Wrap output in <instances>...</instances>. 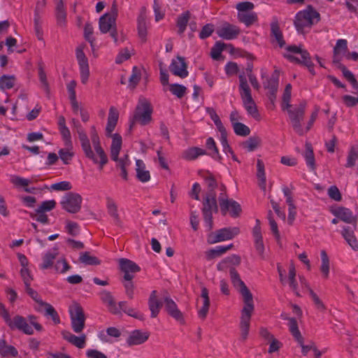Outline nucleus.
Returning <instances> with one entry per match:
<instances>
[{"mask_svg":"<svg viewBox=\"0 0 358 358\" xmlns=\"http://www.w3.org/2000/svg\"><path fill=\"white\" fill-rule=\"evenodd\" d=\"M152 112L153 108L150 102L145 97L141 96L138 99L134 113L129 119V131L131 132L136 123L140 124L141 126L150 124L152 120Z\"/></svg>","mask_w":358,"mask_h":358,"instance_id":"f257e3e1","label":"nucleus"},{"mask_svg":"<svg viewBox=\"0 0 358 358\" xmlns=\"http://www.w3.org/2000/svg\"><path fill=\"white\" fill-rule=\"evenodd\" d=\"M321 20L320 14L311 5L306 6V9L299 11L294 21L296 29L299 34H304L305 28L310 29Z\"/></svg>","mask_w":358,"mask_h":358,"instance_id":"f03ea898","label":"nucleus"},{"mask_svg":"<svg viewBox=\"0 0 358 358\" xmlns=\"http://www.w3.org/2000/svg\"><path fill=\"white\" fill-rule=\"evenodd\" d=\"M306 107V103L302 101L297 106L286 110L294 131L299 136L305 134V131L302 127V122L305 116Z\"/></svg>","mask_w":358,"mask_h":358,"instance_id":"7ed1b4c3","label":"nucleus"},{"mask_svg":"<svg viewBox=\"0 0 358 358\" xmlns=\"http://www.w3.org/2000/svg\"><path fill=\"white\" fill-rule=\"evenodd\" d=\"M202 204L201 211L204 222L208 227V229L211 230L213 227V213H217L218 212L216 196L212 194L205 195Z\"/></svg>","mask_w":358,"mask_h":358,"instance_id":"20e7f679","label":"nucleus"},{"mask_svg":"<svg viewBox=\"0 0 358 358\" xmlns=\"http://www.w3.org/2000/svg\"><path fill=\"white\" fill-rule=\"evenodd\" d=\"M73 127L76 129L78 135L79 140L81 143L82 149L84 152L85 156L92 160L93 162H96V159L94 157V152L92 149V146L88 138L87 134L82 127L80 122L73 118L71 120Z\"/></svg>","mask_w":358,"mask_h":358,"instance_id":"39448f33","label":"nucleus"},{"mask_svg":"<svg viewBox=\"0 0 358 358\" xmlns=\"http://www.w3.org/2000/svg\"><path fill=\"white\" fill-rule=\"evenodd\" d=\"M229 275L231 283L233 284L234 287L238 289V291L243 296L244 304L252 303V294L244 282L241 279L240 275L235 268H230Z\"/></svg>","mask_w":358,"mask_h":358,"instance_id":"423d86ee","label":"nucleus"},{"mask_svg":"<svg viewBox=\"0 0 358 358\" xmlns=\"http://www.w3.org/2000/svg\"><path fill=\"white\" fill-rule=\"evenodd\" d=\"M90 137L93 147L94 148V157L96 162H93L95 164H99V169H102L103 167L108 163V157L104 150L101 145L99 136L96 131L95 126L91 127Z\"/></svg>","mask_w":358,"mask_h":358,"instance_id":"0eeeda50","label":"nucleus"},{"mask_svg":"<svg viewBox=\"0 0 358 358\" xmlns=\"http://www.w3.org/2000/svg\"><path fill=\"white\" fill-rule=\"evenodd\" d=\"M83 198L79 194L69 192L63 196L60 204L64 210L75 214L80 210Z\"/></svg>","mask_w":358,"mask_h":358,"instance_id":"6e6552de","label":"nucleus"},{"mask_svg":"<svg viewBox=\"0 0 358 358\" xmlns=\"http://www.w3.org/2000/svg\"><path fill=\"white\" fill-rule=\"evenodd\" d=\"M255 309L254 303L244 304L241 310L240 322L241 340L244 342L247 340L249 334L250 324L252 313Z\"/></svg>","mask_w":358,"mask_h":358,"instance_id":"1a4fd4ad","label":"nucleus"},{"mask_svg":"<svg viewBox=\"0 0 358 358\" xmlns=\"http://www.w3.org/2000/svg\"><path fill=\"white\" fill-rule=\"evenodd\" d=\"M240 233V229L235 227H224L211 233L208 236L209 244H215L221 241L231 240Z\"/></svg>","mask_w":358,"mask_h":358,"instance_id":"9d476101","label":"nucleus"},{"mask_svg":"<svg viewBox=\"0 0 358 358\" xmlns=\"http://www.w3.org/2000/svg\"><path fill=\"white\" fill-rule=\"evenodd\" d=\"M71 328L76 333H80L85 327V315L83 308L76 304L69 310Z\"/></svg>","mask_w":358,"mask_h":358,"instance_id":"9b49d317","label":"nucleus"},{"mask_svg":"<svg viewBox=\"0 0 358 358\" xmlns=\"http://www.w3.org/2000/svg\"><path fill=\"white\" fill-rule=\"evenodd\" d=\"M85 46V44L80 45L76 50V56L79 65L80 79L83 84L87 83L90 76L88 59L83 51Z\"/></svg>","mask_w":358,"mask_h":358,"instance_id":"f8f14e48","label":"nucleus"},{"mask_svg":"<svg viewBox=\"0 0 358 358\" xmlns=\"http://www.w3.org/2000/svg\"><path fill=\"white\" fill-rule=\"evenodd\" d=\"M163 301L164 303V308L167 314L180 324H184L185 321L183 313L179 310L177 304L169 294L164 296Z\"/></svg>","mask_w":358,"mask_h":358,"instance_id":"ddd939ff","label":"nucleus"},{"mask_svg":"<svg viewBox=\"0 0 358 358\" xmlns=\"http://www.w3.org/2000/svg\"><path fill=\"white\" fill-rule=\"evenodd\" d=\"M271 27V43L273 45H276L279 48H282L285 46V41L283 37V34L280 28L278 20L276 17H273L272 21L270 24Z\"/></svg>","mask_w":358,"mask_h":358,"instance_id":"4468645a","label":"nucleus"},{"mask_svg":"<svg viewBox=\"0 0 358 358\" xmlns=\"http://www.w3.org/2000/svg\"><path fill=\"white\" fill-rule=\"evenodd\" d=\"M331 213L340 220L352 224L356 229L357 224V217L354 215L352 210L343 206H339L335 209H331Z\"/></svg>","mask_w":358,"mask_h":358,"instance_id":"2eb2a0df","label":"nucleus"},{"mask_svg":"<svg viewBox=\"0 0 358 358\" xmlns=\"http://www.w3.org/2000/svg\"><path fill=\"white\" fill-rule=\"evenodd\" d=\"M119 265L120 270L124 273V280H133L134 273L141 271L140 267L135 262L128 259H120Z\"/></svg>","mask_w":358,"mask_h":358,"instance_id":"dca6fc26","label":"nucleus"},{"mask_svg":"<svg viewBox=\"0 0 358 358\" xmlns=\"http://www.w3.org/2000/svg\"><path fill=\"white\" fill-rule=\"evenodd\" d=\"M240 85V94L243 101L244 107L246 106L255 105V103L252 97L251 90L248 84L247 79L244 74H241L238 76Z\"/></svg>","mask_w":358,"mask_h":358,"instance_id":"f3484780","label":"nucleus"},{"mask_svg":"<svg viewBox=\"0 0 358 358\" xmlns=\"http://www.w3.org/2000/svg\"><path fill=\"white\" fill-rule=\"evenodd\" d=\"M7 324L12 330L17 329L27 335L34 334L31 327L27 323L26 319L21 315L15 316L13 320L10 319Z\"/></svg>","mask_w":358,"mask_h":358,"instance_id":"a211bd4d","label":"nucleus"},{"mask_svg":"<svg viewBox=\"0 0 358 358\" xmlns=\"http://www.w3.org/2000/svg\"><path fill=\"white\" fill-rule=\"evenodd\" d=\"M169 68L174 76L181 78H185L188 76L187 64L185 58L181 56H178L176 59H173Z\"/></svg>","mask_w":358,"mask_h":358,"instance_id":"6ab92c4d","label":"nucleus"},{"mask_svg":"<svg viewBox=\"0 0 358 358\" xmlns=\"http://www.w3.org/2000/svg\"><path fill=\"white\" fill-rule=\"evenodd\" d=\"M240 29L229 22H224L222 26L217 30V35L226 40H232L236 38L240 34Z\"/></svg>","mask_w":358,"mask_h":358,"instance_id":"aec40b11","label":"nucleus"},{"mask_svg":"<svg viewBox=\"0 0 358 358\" xmlns=\"http://www.w3.org/2000/svg\"><path fill=\"white\" fill-rule=\"evenodd\" d=\"M55 3V16L57 25L64 28L66 26L67 12L64 6V0H54Z\"/></svg>","mask_w":358,"mask_h":358,"instance_id":"412c9836","label":"nucleus"},{"mask_svg":"<svg viewBox=\"0 0 358 358\" xmlns=\"http://www.w3.org/2000/svg\"><path fill=\"white\" fill-rule=\"evenodd\" d=\"M146 11V8L143 6L140 10V13L137 18L138 34L143 42L146 41L147 37Z\"/></svg>","mask_w":358,"mask_h":358,"instance_id":"4be33fe9","label":"nucleus"},{"mask_svg":"<svg viewBox=\"0 0 358 358\" xmlns=\"http://www.w3.org/2000/svg\"><path fill=\"white\" fill-rule=\"evenodd\" d=\"M148 308L150 311V317L155 318L159 313L160 309L163 306L162 302L157 298V292L153 290L148 299Z\"/></svg>","mask_w":358,"mask_h":358,"instance_id":"5701e85b","label":"nucleus"},{"mask_svg":"<svg viewBox=\"0 0 358 358\" xmlns=\"http://www.w3.org/2000/svg\"><path fill=\"white\" fill-rule=\"evenodd\" d=\"M62 336L64 340L80 349L83 348L85 345L87 336L84 334L77 336L69 331L64 330L62 331Z\"/></svg>","mask_w":358,"mask_h":358,"instance_id":"b1692460","label":"nucleus"},{"mask_svg":"<svg viewBox=\"0 0 358 358\" xmlns=\"http://www.w3.org/2000/svg\"><path fill=\"white\" fill-rule=\"evenodd\" d=\"M148 332H142L141 330L133 331L127 339L129 346L141 345L145 343L149 338Z\"/></svg>","mask_w":358,"mask_h":358,"instance_id":"393cba45","label":"nucleus"},{"mask_svg":"<svg viewBox=\"0 0 358 358\" xmlns=\"http://www.w3.org/2000/svg\"><path fill=\"white\" fill-rule=\"evenodd\" d=\"M119 118V113L117 110L111 106L109 109V113L106 127V134L107 136H111L112 132L114 131Z\"/></svg>","mask_w":358,"mask_h":358,"instance_id":"a878e982","label":"nucleus"},{"mask_svg":"<svg viewBox=\"0 0 358 358\" xmlns=\"http://www.w3.org/2000/svg\"><path fill=\"white\" fill-rule=\"evenodd\" d=\"M348 42L345 39H338L336 41V45L333 50V63H339L342 59L341 55H345L347 53Z\"/></svg>","mask_w":358,"mask_h":358,"instance_id":"bb28decb","label":"nucleus"},{"mask_svg":"<svg viewBox=\"0 0 358 358\" xmlns=\"http://www.w3.org/2000/svg\"><path fill=\"white\" fill-rule=\"evenodd\" d=\"M227 208L225 209L220 208L221 213L223 215H225L228 211L231 217L236 218L240 217L242 213V208L241 205L233 199L227 200Z\"/></svg>","mask_w":358,"mask_h":358,"instance_id":"cd10ccee","label":"nucleus"},{"mask_svg":"<svg viewBox=\"0 0 358 358\" xmlns=\"http://www.w3.org/2000/svg\"><path fill=\"white\" fill-rule=\"evenodd\" d=\"M136 178L141 182H146L150 180L149 171L145 170V164L141 159L136 160Z\"/></svg>","mask_w":358,"mask_h":358,"instance_id":"c85d7f7f","label":"nucleus"},{"mask_svg":"<svg viewBox=\"0 0 358 358\" xmlns=\"http://www.w3.org/2000/svg\"><path fill=\"white\" fill-rule=\"evenodd\" d=\"M110 137H112L110 157L112 160L117 161L122 148V137L119 134H114Z\"/></svg>","mask_w":358,"mask_h":358,"instance_id":"c756f323","label":"nucleus"},{"mask_svg":"<svg viewBox=\"0 0 358 358\" xmlns=\"http://www.w3.org/2000/svg\"><path fill=\"white\" fill-rule=\"evenodd\" d=\"M355 229H351L350 227H344L341 231V234L352 249L355 251H357L358 242L356 236H355Z\"/></svg>","mask_w":358,"mask_h":358,"instance_id":"7c9ffc66","label":"nucleus"},{"mask_svg":"<svg viewBox=\"0 0 358 358\" xmlns=\"http://www.w3.org/2000/svg\"><path fill=\"white\" fill-rule=\"evenodd\" d=\"M101 299L102 301L107 305L109 311L114 314H119V310L115 301L110 292L103 291L101 293Z\"/></svg>","mask_w":358,"mask_h":358,"instance_id":"2f4dec72","label":"nucleus"},{"mask_svg":"<svg viewBox=\"0 0 358 358\" xmlns=\"http://www.w3.org/2000/svg\"><path fill=\"white\" fill-rule=\"evenodd\" d=\"M54 251L47 252L43 257V262L39 265V268L41 270L49 269L54 267V261L58 255L57 248H54Z\"/></svg>","mask_w":358,"mask_h":358,"instance_id":"473e14b6","label":"nucleus"},{"mask_svg":"<svg viewBox=\"0 0 358 358\" xmlns=\"http://www.w3.org/2000/svg\"><path fill=\"white\" fill-rule=\"evenodd\" d=\"M99 29L101 33L106 34L113 27L115 26V20L113 17L105 13L99 18Z\"/></svg>","mask_w":358,"mask_h":358,"instance_id":"72a5a7b5","label":"nucleus"},{"mask_svg":"<svg viewBox=\"0 0 358 358\" xmlns=\"http://www.w3.org/2000/svg\"><path fill=\"white\" fill-rule=\"evenodd\" d=\"M201 296L203 299V306L199 310L198 315L202 319L205 320L208 313L210 307V299L208 296V290L206 287H203L201 289Z\"/></svg>","mask_w":358,"mask_h":358,"instance_id":"f704fd0d","label":"nucleus"},{"mask_svg":"<svg viewBox=\"0 0 358 358\" xmlns=\"http://www.w3.org/2000/svg\"><path fill=\"white\" fill-rule=\"evenodd\" d=\"M234 247L232 243L228 245H219L215 248L210 249L206 252V257L207 260L213 259L227 252Z\"/></svg>","mask_w":358,"mask_h":358,"instance_id":"c9c22d12","label":"nucleus"},{"mask_svg":"<svg viewBox=\"0 0 358 358\" xmlns=\"http://www.w3.org/2000/svg\"><path fill=\"white\" fill-rule=\"evenodd\" d=\"M106 206L108 213L113 218L115 223L118 226H121L122 222L117 213V206L115 201L108 197L106 199Z\"/></svg>","mask_w":358,"mask_h":358,"instance_id":"e433bc0d","label":"nucleus"},{"mask_svg":"<svg viewBox=\"0 0 358 358\" xmlns=\"http://www.w3.org/2000/svg\"><path fill=\"white\" fill-rule=\"evenodd\" d=\"M206 154V151L202 148L191 147L182 152V158L188 161H192L196 159L199 156Z\"/></svg>","mask_w":358,"mask_h":358,"instance_id":"4c0bfd02","label":"nucleus"},{"mask_svg":"<svg viewBox=\"0 0 358 358\" xmlns=\"http://www.w3.org/2000/svg\"><path fill=\"white\" fill-rule=\"evenodd\" d=\"M78 261L85 266H96L101 264V260L95 256H92L90 252H81Z\"/></svg>","mask_w":358,"mask_h":358,"instance_id":"58836bf2","label":"nucleus"},{"mask_svg":"<svg viewBox=\"0 0 358 358\" xmlns=\"http://www.w3.org/2000/svg\"><path fill=\"white\" fill-rule=\"evenodd\" d=\"M39 80L48 95L50 94V86L45 72V65L42 59L38 60L37 63Z\"/></svg>","mask_w":358,"mask_h":358,"instance_id":"ea45409f","label":"nucleus"},{"mask_svg":"<svg viewBox=\"0 0 358 358\" xmlns=\"http://www.w3.org/2000/svg\"><path fill=\"white\" fill-rule=\"evenodd\" d=\"M203 179L207 187V192L206 195H210L212 194L213 195L216 196L215 189L218 187L219 185L213 175L210 173H208L207 175L203 176Z\"/></svg>","mask_w":358,"mask_h":358,"instance_id":"a19ab883","label":"nucleus"},{"mask_svg":"<svg viewBox=\"0 0 358 358\" xmlns=\"http://www.w3.org/2000/svg\"><path fill=\"white\" fill-rule=\"evenodd\" d=\"M206 148L210 152L208 153L213 159L218 161L219 162H222V157L219 153L218 148L216 145L215 141L212 137H209L206 140Z\"/></svg>","mask_w":358,"mask_h":358,"instance_id":"79ce46f5","label":"nucleus"},{"mask_svg":"<svg viewBox=\"0 0 358 358\" xmlns=\"http://www.w3.org/2000/svg\"><path fill=\"white\" fill-rule=\"evenodd\" d=\"M257 178L259 180V185L261 189H266V175L264 169V164L262 159H258L257 161Z\"/></svg>","mask_w":358,"mask_h":358,"instance_id":"37998d69","label":"nucleus"},{"mask_svg":"<svg viewBox=\"0 0 358 358\" xmlns=\"http://www.w3.org/2000/svg\"><path fill=\"white\" fill-rule=\"evenodd\" d=\"M262 140L257 136H250L248 140L241 143V146L248 152H252L261 144Z\"/></svg>","mask_w":358,"mask_h":358,"instance_id":"c03bdc74","label":"nucleus"},{"mask_svg":"<svg viewBox=\"0 0 358 358\" xmlns=\"http://www.w3.org/2000/svg\"><path fill=\"white\" fill-rule=\"evenodd\" d=\"M307 165L311 170L315 169V161L313 152V149L310 143H306V150L303 154Z\"/></svg>","mask_w":358,"mask_h":358,"instance_id":"a18cd8bd","label":"nucleus"},{"mask_svg":"<svg viewBox=\"0 0 358 358\" xmlns=\"http://www.w3.org/2000/svg\"><path fill=\"white\" fill-rule=\"evenodd\" d=\"M238 20L244 23L246 27H250L257 21V15L255 13H238Z\"/></svg>","mask_w":358,"mask_h":358,"instance_id":"49530a36","label":"nucleus"},{"mask_svg":"<svg viewBox=\"0 0 358 358\" xmlns=\"http://www.w3.org/2000/svg\"><path fill=\"white\" fill-rule=\"evenodd\" d=\"M279 80V71L275 70L267 82L264 83V87L268 91H278Z\"/></svg>","mask_w":358,"mask_h":358,"instance_id":"de8ad7c7","label":"nucleus"},{"mask_svg":"<svg viewBox=\"0 0 358 358\" xmlns=\"http://www.w3.org/2000/svg\"><path fill=\"white\" fill-rule=\"evenodd\" d=\"M115 162L117 163V166L119 167L121 170V176L124 180H127L128 173L127 171V166L130 164L128 155H125L122 158L118 157V160Z\"/></svg>","mask_w":358,"mask_h":358,"instance_id":"09e8293b","label":"nucleus"},{"mask_svg":"<svg viewBox=\"0 0 358 358\" xmlns=\"http://www.w3.org/2000/svg\"><path fill=\"white\" fill-rule=\"evenodd\" d=\"M300 64L307 67L309 72L312 74V76L315 75V71L314 70V64L311 60L310 55L307 50H304L302 52V55L301 56V62Z\"/></svg>","mask_w":358,"mask_h":358,"instance_id":"8fccbe9b","label":"nucleus"},{"mask_svg":"<svg viewBox=\"0 0 358 358\" xmlns=\"http://www.w3.org/2000/svg\"><path fill=\"white\" fill-rule=\"evenodd\" d=\"M206 112L210 115L211 120L214 122L217 130L220 132V134L227 131L214 108H207Z\"/></svg>","mask_w":358,"mask_h":358,"instance_id":"3c124183","label":"nucleus"},{"mask_svg":"<svg viewBox=\"0 0 358 358\" xmlns=\"http://www.w3.org/2000/svg\"><path fill=\"white\" fill-rule=\"evenodd\" d=\"M220 142L223 148V151L226 153L229 152L231 155V158L234 161L239 162L238 158L236 157L228 143L227 131L220 134Z\"/></svg>","mask_w":358,"mask_h":358,"instance_id":"603ef678","label":"nucleus"},{"mask_svg":"<svg viewBox=\"0 0 358 358\" xmlns=\"http://www.w3.org/2000/svg\"><path fill=\"white\" fill-rule=\"evenodd\" d=\"M15 82L14 76L3 75L0 77V88L3 90H10L14 87Z\"/></svg>","mask_w":358,"mask_h":358,"instance_id":"864d4df0","label":"nucleus"},{"mask_svg":"<svg viewBox=\"0 0 358 358\" xmlns=\"http://www.w3.org/2000/svg\"><path fill=\"white\" fill-rule=\"evenodd\" d=\"M291 91H292V85L291 84H287L285 86L284 90L283 95H282V110H286L289 108H292L291 104L289 103L291 100Z\"/></svg>","mask_w":358,"mask_h":358,"instance_id":"5fc2aeb1","label":"nucleus"},{"mask_svg":"<svg viewBox=\"0 0 358 358\" xmlns=\"http://www.w3.org/2000/svg\"><path fill=\"white\" fill-rule=\"evenodd\" d=\"M42 306L45 307V316L50 317L51 319L52 320V321L54 322V323L56 324L60 323V318L59 317V315L52 305L45 302V303H43V305Z\"/></svg>","mask_w":358,"mask_h":358,"instance_id":"6e6d98bb","label":"nucleus"},{"mask_svg":"<svg viewBox=\"0 0 358 358\" xmlns=\"http://www.w3.org/2000/svg\"><path fill=\"white\" fill-rule=\"evenodd\" d=\"M321 259L322 264L320 266V271L324 278L329 277V259L325 250L321 251Z\"/></svg>","mask_w":358,"mask_h":358,"instance_id":"4d7b16f0","label":"nucleus"},{"mask_svg":"<svg viewBox=\"0 0 358 358\" xmlns=\"http://www.w3.org/2000/svg\"><path fill=\"white\" fill-rule=\"evenodd\" d=\"M189 19V12L186 11L180 15L177 19V27H178V34H182L184 33L188 21Z\"/></svg>","mask_w":358,"mask_h":358,"instance_id":"13d9d810","label":"nucleus"},{"mask_svg":"<svg viewBox=\"0 0 358 358\" xmlns=\"http://www.w3.org/2000/svg\"><path fill=\"white\" fill-rule=\"evenodd\" d=\"M289 329L295 340H300L301 341V334L298 327L297 321L295 318L291 317L289 319Z\"/></svg>","mask_w":358,"mask_h":358,"instance_id":"bf43d9fd","label":"nucleus"},{"mask_svg":"<svg viewBox=\"0 0 358 358\" xmlns=\"http://www.w3.org/2000/svg\"><path fill=\"white\" fill-rule=\"evenodd\" d=\"M218 187L220 191L218 197L220 208L225 209L227 208V203H228L227 200H229L227 187L223 183H220Z\"/></svg>","mask_w":358,"mask_h":358,"instance_id":"052dcab7","label":"nucleus"},{"mask_svg":"<svg viewBox=\"0 0 358 358\" xmlns=\"http://www.w3.org/2000/svg\"><path fill=\"white\" fill-rule=\"evenodd\" d=\"M170 92L178 99L183 97L186 93L187 88L184 85L174 83L169 85Z\"/></svg>","mask_w":358,"mask_h":358,"instance_id":"680f3d73","label":"nucleus"},{"mask_svg":"<svg viewBox=\"0 0 358 358\" xmlns=\"http://www.w3.org/2000/svg\"><path fill=\"white\" fill-rule=\"evenodd\" d=\"M306 287L308 288L309 294L310 297L312 298V300L313 301V303L317 308L320 311H325L326 310V306L323 303V302L320 300L319 296L317 295L316 293L314 292V291L308 285H306Z\"/></svg>","mask_w":358,"mask_h":358,"instance_id":"e2e57ef3","label":"nucleus"},{"mask_svg":"<svg viewBox=\"0 0 358 358\" xmlns=\"http://www.w3.org/2000/svg\"><path fill=\"white\" fill-rule=\"evenodd\" d=\"M226 44L221 41H217L215 45L212 48L210 55L213 59L218 60L221 57V53L223 51Z\"/></svg>","mask_w":358,"mask_h":358,"instance_id":"0e129e2a","label":"nucleus"},{"mask_svg":"<svg viewBox=\"0 0 358 358\" xmlns=\"http://www.w3.org/2000/svg\"><path fill=\"white\" fill-rule=\"evenodd\" d=\"M72 147H66L59 150V156L64 164H69L73 157V152H70Z\"/></svg>","mask_w":358,"mask_h":358,"instance_id":"69168bd1","label":"nucleus"},{"mask_svg":"<svg viewBox=\"0 0 358 358\" xmlns=\"http://www.w3.org/2000/svg\"><path fill=\"white\" fill-rule=\"evenodd\" d=\"M54 268L56 272L64 273L71 268L66 259H58L54 265Z\"/></svg>","mask_w":358,"mask_h":358,"instance_id":"338daca9","label":"nucleus"},{"mask_svg":"<svg viewBox=\"0 0 358 358\" xmlns=\"http://www.w3.org/2000/svg\"><path fill=\"white\" fill-rule=\"evenodd\" d=\"M233 129L234 130L235 134L241 136H247L250 133V128L241 122L235 123L233 127Z\"/></svg>","mask_w":358,"mask_h":358,"instance_id":"774afa93","label":"nucleus"}]
</instances>
